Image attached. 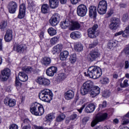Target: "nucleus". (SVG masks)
I'll return each instance as SVG.
<instances>
[{
  "label": "nucleus",
  "instance_id": "1",
  "mask_svg": "<svg viewBox=\"0 0 129 129\" xmlns=\"http://www.w3.org/2000/svg\"><path fill=\"white\" fill-rule=\"evenodd\" d=\"M84 74L85 76L93 79H97L99 78L102 75V71L100 68L97 66H92L89 68L87 72H84Z\"/></svg>",
  "mask_w": 129,
  "mask_h": 129
},
{
  "label": "nucleus",
  "instance_id": "2",
  "mask_svg": "<svg viewBox=\"0 0 129 129\" xmlns=\"http://www.w3.org/2000/svg\"><path fill=\"white\" fill-rule=\"evenodd\" d=\"M39 98L40 100L49 103L53 99V93L51 90L45 89L39 94Z\"/></svg>",
  "mask_w": 129,
  "mask_h": 129
},
{
  "label": "nucleus",
  "instance_id": "3",
  "mask_svg": "<svg viewBox=\"0 0 129 129\" xmlns=\"http://www.w3.org/2000/svg\"><path fill=\"white\" fill-rule=\"evenodd\" d=\"M30 112L34 115H43L44 114L43 105L37 102L32 103L30 107Z\"/></svg>",
  "mask_w": 129,
  "mask_h": 129
},
{
  "label": "nucleus",
  "instance_id": "4",
  "mask_svg": "<svg viewBox=\"0 0 129 129\" xmlns=\"http://www.w3.org/2000/svg\"><path fill=\"white\" fill-rule=\"evenodd\" d=\"M93 87V82L91 81H86L81 88V94H82V95H86Z\"/></svg>",
  "mask_w": 129,
  "mask_h": 129
},
{
  "label": "nucleus",
  "instance_id": "5",
  "mask_svg": "<svg viewBox=\"0 0 129 129\" xmlns=\"http://www.w3.org/2000/svg\"><path fill=\"white\" fill-rule=\"evenodd\" d=\"M108 114L107 113H103L100 114H98L96 116L95 119L93 120L91 123V125L92 127L95 126L98 122H101V121H104L105 119L107 118Z\"/></svg>",
  "mask_w": 129,
  "mask_h": 129
},
{
  "label": "nucleus",
  "instance_id": "6",
  "mask_svg": "<svg viewBox=\"0 0 129 129\" xmlns=\"http://www.w3.org/2000/svg\"><path fill=\"white\" fill-rule=\"evenodd\" d=\"M100 55L101 54L99 50L97 49H93L90 51L87 56V58L90 62H93V61H95V60L98 59V58H99L100 57Z\"/></svg>",
  "mask_w": 129,
  "mask_h": 129
},
{
  "label": "nucleus",
  "instance_id": "7",
  "mask_svg": "<svg viewBox=\"0 0 129 129\" xmlns=\"http://www.w3.org/2000/svg\"><path fill=\"white\" fill-rule=\"evenodd\" d=\"M97 11L100 15H104L107 11V2L105 0L101 1L98 5Z\"/></svg>",
  "mask_w": 129,
  "mask_h": 129
},
{
  "label": "nucleus",
  "instance_id": "8",
  "mask_svg": "<svg viewBox=\"0 0 129 129\" xmlns=\"http://www.w3.org/2000/svg\"><path fill=\"white\" fill-rule=\"evenodd\" d=\"M88 11L86 5L81 4L77 8V14L79 17H85Z\"/></svg>",
  "mask_w": 129,
  "mask_h": 129
},
{
  "label": "nucleus",
  "instance_id": "9",
  "mask_svg": "<svg viewBox=\"0 0 129 129\" xmlns=\"http://www.w3.org/2000/svg\"><path fill=\"white\" fill-rule=\"evenodd\" d=\"M98 29V25L94 24L93 27L88 30V36L91 39H94L96 37V33Z\"/></svg>",
  "mask_w": 129,
  "mask_h": 129
},
{
  "label": "nucleus",
  "instance_id": "10",
  "mask_svg": "<svg viewBox=\"0 0 129 129\" xmlns=\"http://www.w3.org/2000/svg\"><path fill=\"white\" fill-rule=\"evenodd\" d=\"M60 22V15L57 13L54 14L49 20V23L52 27L57 26Z\"/></svg>",
  "mask_w": 129,
  "mask_h": 129
},
{
  "label": "nucleus",
  "instance_id": "11",
  "mask_svg": "<svg viewBox=\"0 0 129 129\" xmlns=\"http://www.w3.org/2000/svg\"><path fill=\"white\" fill-rule=\"evenodd\" d=\"M111 21L112 22L109 25V28L111 29V30L114 31V30H116V29L119 27L120 19L113 17L111 19Z\"/></svg>",
  "mask_w": 129,
  "mask_h": 129
},
{
  "label": "nucleus",
  "instance_id": "12",
  "mask_svg": "<svg viewBox=\"0 0 129 129\" xmlns=\"http://www.w3.org/2000/svg\"><path fill=\"white\" fill-rule=\"evenodd\" d=\"M11 75V70L7 68L1 72V75L0 76V79L1 81H7L9 79V77Z\"/></svg>",
  "mask_w": 129,
  "mask_h": 129
},
{
  "label": "nucleus",
  "instance_id": "13",
  "mask_svg": "<svg viewBox=\"0 0 129 129\" xmlns=\"http://www.w3.org/2000/svg\"><path fill=\"white\" fill-rule=\"evenodd\" d=\"M7 9L10 14H15L18 9V4L16 2L11 1L8 4Z\"/></svg>",
  "mask_w": 129,
  "mask_h": 129
},
{
  "label": "nucleus",
  "instance_id": "14",
  "mask_svg": "<svg viewBox=\"0 0 129 129\" xmlns=\"http://www.w3.org/2000/svg\"><path fill=\"white\" fill-rule=\"evenodd\" d=\"M13 50L14 51H16L17 53L21 54L22 53H24V51L27 50V46L25 44L14 45L13 47Z\"/></svg>",
  "mask_w": 129,
  "mask_h": 129
},
{
  "label": "nucleus",
  "instance_id": "15",
  "mask_svg": "<svg viewBox=\"0 0 129 129\" xmlns=\"http://www.w3.org/2000/svg\"><path fill=\"white\" fill-rule=\"evenodd\" d=\"M26 15V4H22L19 7V12L18 16V19H23Z\"/></svg>",
  "mask_w": 129,
  "mask_h": 129
},
{
  "label": "nucleus",
  "instance_id": "16",
  "mask_svg": "<svg viewBox=\"0 0 129 129\" xmlns=\"http://www.w3.org/2000/svg\"><path fill=\"white\" fill-rule=\"evenodd\" d=\"M36 82L38 84H40V85H42L43 86H49V85L51 83L50 80L41 77L38 78Z\"/></svg>",
  "mask_w": 129,
  "mask_h": 129
},
{
  "label": "nucleus",
  "instance_id": "17",
  "mask_svg": "<svg viewBox=\"0 0 129 129\" xmlns=\"http://www.w3.org/2000/svg\"><path fill=\"white\" fill-rule=\"evenodd\" d=\"M57 67L52 66V67L48 68L46 70V75H47V76H50V77H52L54 76V74H55V73H57Z\"/></svg>",
  "mask_w": 129,
  "mask_h": 129
},
{
  "label": "nucleus",
  "instance_id": "18",
  "mask_svg": "<svg viewBox=\"0 0 129 129\" xmlns=\"http://www.w3.org/2000/svg\"><path fill=\"white\" fill-rule=\"evenodd\" d=\"M4 103L6 105H9L10 107H14L16 105V100L6 97L4 99Z\"/></svg>",
  "mask_w": 129,
  "mask_h": 129
},
{
  "label": "nucleus",
  "instance_id": "19",
  "mask_svg": "<svg viewBox=\"0 0 129 129\" xmlns=\"http://www.w3.org/2000/svg\"><path fill=\"white\" fill-rule=\"evenodd\" d=\"M97 15V8L94 6H91L89 8V16L96 18Z\"/></svg>",
  "mask_w": 129,
  "mask_h": 129
},
{
  "label": "nucleus",
  "instance_id": "20",
  "mask_svg": "<svg viewBox=\"0 0 129 129\" xmlns=\"http://www.w3.org/2000/svg\"><path fill=\"white\" fill-rule=\"evenodd\" d=\"M100 93V88L98 86L94 87L90 90V94L92 97H95Z\"/></svg>",
  "mask_w": 129,
  "mask_h": 129
},
{
  "label": "nucleus",
  "instance_id": "21",
  "mask_svg": "<svg viewBox=\"0 0 129 129\" xmlns=\"http://www.w3.org/2000/svg\"><path fill=\"white\" fill-rule=\"evenodd\" d=\"M71 25V21L68 19H66L65 21H62L60 23V26L63 30H65V29H68V28H70Z\"/></svg>",
  "mask_w": 129,
  "mask_h": 129
},
{
  "label": "nucleus",
  "instance_id": "22",
  "mask_svg": "<svg viewBox=\"0 0 129 129\" xmlns=\"http://www.w3.org/2000/svg\"><path fill=\"white\" fill-rule=\"evenodd\" d=\"M80 24L77 21H71V25L69 27V30L71 31H75V30H79L80 29Z\"/></svg>",
  "mask_w": 129,
  "mask_h": 129
},
{
  "label": "nucleus",
  "instance_id": "23",
  "mask_svg": "<svg viewBox=\"0 0 129 129\" xmlns=\"http://www.w3.org/2000/svg\"><path fill=\"white\" fill-rule=\"evenodd\" d=\"M6 42H11L13 40V31L10 29L6 31L4 37Z\"/></svg>",
  "mask_w": 129,
  "mask_h": 129
},
{
  "label": "nucleus",
  "instance_id": "24",
  "mask_svg": "<svg viewBox=\"0 0 129 129\" xmlns=\"http://www.w3.org/2000/svg\"><path fill=\"white\" fill-rule=\"evenodd\" d=\"M18 78L20 81L22 82H26L28 81V75L26 74L24 72H20L18 74Z\"/></svg>",
  "mask_w": 129,
  "mask_h": 129
},
{
  "label": "nucleus",
  "instance_id": "25",
  "mask_svg": "<svg viewBox=\"0 0 129 129\" xmlns=\"http://www.w3.org/2000/svg\"><path fill=\"white\" fill-rule=\"evenodd\" d=\"M74 97V92L71 90L67 91L64 93V98L67 100H70V99H72Z\"/></svg>",
  "mask_w": 129,
  "mask_h": 129
},
{
  "label": "nucleus",
  "instance_id": "26",
  "mask_svg": "<svg viewBox=\"0 0 129 129\" xmlns=\"http://www.w3.org/2000/svg\"><path fill=\"white\" fill-rule=\"evenodd\" d=\"M94 110H95V106L93 103L88 105L85 108V111L87 113H91V112H93Z\"/></svg>",
  "mask_w": 129,
  "mask_h": 129
},
{
  "label": "nucleus",
  "instance_id": "27",
  "mask_svg": "<svg viewBox=\"0 0 129 129\" xmlns=\"http://www.w3.org/2000/svg\"><path fill=\"white\" fill-rule=\"evenodd\" d=\"M51 58L45 56L42 58L41 63L44 66H49L51 64Z\"/></svg>",
  "mask_w": 129,
  "mask_h": 129
},
{
  "label": "nucleus",
  "instance_id": "28",
  "mask_svg": "<svg viewBox=\"0 0 129 129\" xmlns=\"http://www.w3.org/2000/svg\"><path fill=\"white\" fill-rule=\"evenodd\" d=\"M49 4L51 9H56L59 5L58 0H49Z\"/></svg>",
  "mask_w": 129,
  "mask_h": 129
},
{
  "label": "nucleus",
  "instance_id": "29",
  "mask_svg": "<svg viewBox=\"0 0 129 129\" xmlns=\"http://www.w3.org/2000/svg\"><path fill=\"white\" fill-rule=\"evenodd\" d=\"M62 49H63V45L61 44H58L54 46L52 52L53 54H55V53L61 52V51H62Z\"/></svg>",
  "mask_w": 129,
  "mask_h": 129
},
{
  "label": "nucleus",
  "instance_id": "30",
  "mask_svg": "<svg viewBox=\"0 0 129 129\" xmlns=\"http://www.w3.org/2000/svg\"><path fill=\"white\" fill-rule=\"evenodd\" d=\"M118 42L116 40H110L108 43V48L109 49H112L113 48H115L117 46Z\"/></svg>",
  "mask_w": 129,
  "mask_h": 129
},
{
  "label": "nucleus",
  "instance_id": "31",
  "mask_svg": "<svg viewBox=\"0 0 129 129\" xmlns=\"http://www.w3.org/2000/svg\"><path fill=\"white\" fill-rule=\"evenodd\" d=\"M68 56H69V52L66 50L63 51L60 54V59L61 61H64L67 59Z\"/></svg>",
  "mask_w": 129,
  "mask_h": 129
},
{
  "label": "nucleus",
  "instance_id": "32",
  "mask_svg": "<svg viewBox=\"0 0 129 129\" xmlns=\"http://www.w3.org/2000/svg\"><path fill=\"white\" fill-rule=\"evenodd\" d=\"M74 49L77 52H81L83 50V46L81 43L78 42L75 44Z\"/></svg>",
  "mask_w": 129,
  "mask_h": 129
},
{
  "label": "nucleus",
  "instance_id": "33",
  "mask_svg": "<svg viewBox=\"0 0 129 129\" xmlns=\"http://www.w3.org/2000/svg\"><path fill=\"white\" fill-rule=\"evenodd\" d=\"M70 37L72 39H76V38H81V33L78 31L73 32L70 34Z\"/></svg>",
  "mask_w": 129,
  "mask_h": 129
},
{
  "label": "nucleus",
  "instance_id": "34",
  "mask_svg": "<svg viewBox=\"0 0 129 129\" xmlns=\"http://www.w3.org/2000/svg\"><path fill=\"white\" fill-rule=\"evenodd\" d=\"M41 13L42 14H48L49 13V5L44 4L41 7Z\"/></svg>",
  "mask_w": 129,
  "mask_h": 129
},
{
  "label": "nucleus",
  "instance_id": "35",
  "mask_svg": "<svg viewBox=\"0 0 129 129\" xmlns=\"http://www.w3.org/2000/svg\"><path fill=\"white\" fill-rule=\"evenodd\" d=\"M66 117V115L64 114L63 113H61L58 115V116L56 117V121L60 122V121H63L65 119V118Z\"/></svg>",
  "mask_w": 129,
  "mask_h": 129
},
{
  "label": "nucleus",
  "instance_id": "36",
  "mask_svg": "<svg viewBox=\"0 0 129 129\" xmlns=\"http://www.w3.org/2000/svg\"><path fill=\"white\" fill-rule=\"evenodd\" d=\"M48 33L50 35V36H54L57 34V31L55 29L53 28L52 27L49 28L48 29Z\"/></svg>",
  "mask_w": 129,
  "mask_h": 129
},
{
  "label": "nucleus",
  "instance_id": "37",
  "mask_svg": "<svg viewBox=\"0 0 129 129\" xmlns=\"http://www.w3.org/2000/svg\"><path fill=\"white\" fill-rule=\"evenodd\" d=\"M22 70H23L24 72H26V73H31L33 69H32L31 67H23L22 68Z\"/></svg>",
  "mask_w": 129,
  "mask_h": 129
},
{
  "label": "nucleus",
  "instance_id": "38",
  "mask_svg": "<svg viewBox=\"0 0 129 129\" xmlns=\"http://www.w3.org/2000/svg\"><path fill=\"white\" fill-rule=\"evenodd\" d=\"M8 26V22L6 21H3L1 23V25H0V29L2 31H5V29L7 28Z\"/></svg>",
  "mask_w": 129,
  "mask_h": 129
},
{
  "label": "nucleus",
  "instance_id": "39",
  "mask_svg": "<svg viewBox=\"0 0 129 129\" xmlns=\"http://www.w3.org/2000/svg\"><path fill=\"white\" fill-rule=\"evenodd\" d=\"M129 36V26H127L124 31H123L122 37L127 38Z\"/></svg>",
  "mask_w": 129,
  "mask_h": 129
},
{
  "label": "nucleus",
  "instance_id": "40",
  "mask_svg": "<svg viewBox=\"0 0 129 129\" xmlns=\"http://www.w3.org/2000/svg\"><path fill=\"white\" fill-rule=\"evenodd\" d=\"M70 62L72 64H74L76 62V54H71L70 57Z\"/></svg>",
  "mask_w": 129,
  "mask_h": 129
},
{
  "label": "nucleus",
  "instance_id": "41",
  "mask_svg": "<svg viewBox=\"0 0 129 129\" xmlns=\"http://www.w3.org/2000/svg\"><path fill=\"white\" fill-rule=\"evenodd\" d=\"M65 78H66V75L65 74H59L57 79V81H58L59 82H61V81H63V80L65 79Z\"/></svg>",
  "mask_w": 129,
  "mask_h": 129
},
{
  "label": "nucleus",
  "instance_id": "42",
  "mask_svg": "<svg viewBox=\"0 0 129 129\" xmlns=\"http://www.w3.org/2000/svg\"><path fill=\"white\" fill-rule=\"evenodd\" d=\"M28 8L30 10H33L34 7H36V5L34 3V1L32 0H28Z\"/></svg>",
  "mask_w": 129,
  "mask_h": 129
},
{
  "label": "nucleus",
  "instance_id": "43",
  "mask_svg": "<svg viewBox=\"0 0 129 129\" xmlns=\"http://www.w3.org/2000/svg\"><path fill=\"white\" fill-rule=\"evenodd\" d=\"M58 41H59V37H54L50 40V44L52 45H55V44H56V43H58Z\"/></svg>",
  "mask_w": 129,
  "mask_h": 129
},
{
  "label": "nucleus",
  "instance_id": "44",
  "mask_svg": "<svg viewBox=\"0 0 129 129\" xmlns=\"http://www.w3.org/2000/svg\"><path fill=\"white\" fill-rule=\"evenodd\" d=\"M102 96L105 98H107L110 96V92L108 90H104L102 92Z\"/></svg>",
  "mask_w": 129,
  "mask_h": 129
},
{
  "label": "nucleus",
  "instance_id": "45",
  "mask_svg": "<svg viewBox=\"0 0 129 129\" xmlns=\"http://www.w3.org/2000/svg\"><path fill=\"white\" fill-rule=\"evenodd\" d=\"M127 117L126 116V115H125L122 118V124H127V123H129V119L126 118Z\"/></svg>",
  "mask_w": 129,
  "mask_h": 129
},
{
  "label": "nucleus",
  "instance_id": "46",
  "mask_svg": "<svg viewBox=\"0 0 129 129\" xmlns=\"http://www.w3.org/2000/svg\"><path fill=\"white\" fill-rule=\"evenodd\" d=\"M127 82H128V80H125L123 81V83L120 84V87H122V88H124V87H127V86H128V83H127Z\"/></svg>",
  "mask_w": 129,
  "mask_h": 129
},
{
  "label": "nucleus",
  "instance_id": "47",
  "mask_svg": "<svg viewBox=\"0 0 129 129\" xmlns=\"http://www.w3.org/2000/svg\"><path fill=\"white\" fill-rule=\"evenodd\" d=\"M30 123H31V121L29 119H25L24 120L23 122L22 123V125H24V126H28L30 125Z\"/></svg>",
  "mask_w": 129,
  "mask_h": 129
},
{
  "label": "nucleus",
  "instance_id": "48",
  "mask_svg": "<svg viewBox=\"0 0 129 129\" xmlns=\"http://www.w3.org/2000/svg\"><path fill=\"white\" fill-rule=\"evenodd\" d=\"M15 86H16L17 88H20L22 86V84L18 79V77L16 78Z\"/></svg>",
  "mask_w": 129,
  "mask_h": 129
},
{
  "label": "nucleus",
  "instance_id": "49",
  "mask_svg": "<svg viewBox=\"0 0 129 129\" xmlns=\"http://www.w3.org/2000/svg\"><path fill=\"white\" fill-rule=\"evenodd\" d=\"M123 51L126 55H129V44L125 45V47L123 48Z\"/></svg>",
  "mask_w": 129,
  "mask_h": 129
},
{
  "label": "nucleus",
  "instance_id": "50",
  "mask_svg": "<svg viewBox=\"0 0 129 129\" xmlns=\"http://www.w3.org/2000/svg\"><path fill=\"white\" fill-rule=\"evenodd\" d=\"M129 20L128 15L127 13L124 14L123 15V17L122 20L123 22H127Z\"/></svg>",
  "mask_w": 129,
  "mask_h": 129
},
{
  "label": "nucleus",
  "instance_id": "51",
  "mask_svg": "<svg viewBox=\"0 0 129 129\" xmlns=\"http://www.w3.org/2000/svg\"><path fill=\"white\" fill-rule=\"evenodd\" d=\"M112 15H113V10H110L107 12V13L106 15V18H110V17H111V16H112Z\"/></svg>",
  "mask_w": 129,
  "mask_h": 129
},
{
  "label": "nucleus",
  "instance_id": "52",
  "mask_svg": "<svg viewBox=\"0 0 129 129\" xmlns=\"http://www.w3.org/2000/svg\"><path fill=\"white\" fill-rule=\"evenodd\" d=\"M53 117L54 116L53 115V114H49L46 116V118L47 120H48V121H50L51 119H53Z\"/></svg>",
  "mask_w": 129,
  "mask_h": 129
},
{
  "label": "nucleus",
  "instance_id": "53",
  "mask_svg": "<svg viewBox=\"0 0 129 129\" xmlns=\"http://www.w3.org/2000/svg\"><path fill=\"white\" fill-rule=\"evenodd\" d=\"M106 104H107L106 101H103L102 104H100L99 105V109H101V108L106 107Z\"/></svg>",
  "mask_w": 129,
  "mask_h": 129
},
{
  "label": "nucleus",
  "instance_id": "54",
  "mask_svg": "<svg viewBox=\"0 0 129 129\" xmlns=\"http://www.w3.org/2000/svg\"><path fill=\"white\" fill-rule=\"evenodd\" d=\"M19 126L16 124H12L10 125L9 129H18Z\"/></svg>",
  "mask_w": 129,
  "mask_h": 129
},
{
  "label": "nucleus",
  "instance_id": "55",
  "mask_svg": "<svg viewBox=\"0 0 129 129\" xmlns=\"http://www.w3.org/2000/svg\"><path fill=\"white\" fill-rule=\"evenodd\" d=\"M109 82V79L107 78H104L103 79V82L102 83L103 84H107Z\"/></svg>",
  "mask_w": 129,
  "mask_h": 129
},
{
  "label": "nucleus",
  "instance_id": "56",
  "mask_svg": "<svg viewBox=\"0 0 129 129\" xmlns=\"http://www.w3.org/2000/svg\"><path fill=\"white\" fill-rule=\"evenodd\" d=\"M76 118H77V114H73L70 116V119L71 120H74V119H76Z\"/></svg>",
  "mask_w": 129,
  "mask_h": 129
},
{
  "label": "nucleus",
  "instance_id": "57",
  "mask_svg": "<svg viewBox=\"0 0 129 129\" xmlns=\"http://www.w3.org/2000/svg\"><path fill=\"white\" fill-rule=\"evenodd\" d=\"M80 1L81 0H70V2L72 5H77Z\"/></svg>",
  "mask_w": 129,
  "mask_h": 129
},
{
  "label": "nucleus",
  "instance_id": "58",
  "mask_svg": "<svg viewBox=\"0 0 129 129\" xmlns=\"http://www.w3.org/2000/svg\"><path fill=\"white\" fill-rule=\"evenodd\" d=\"M34 127L35 129H51V128H45V127H43V126H37L36 125H34Z\"/></svg>",
  "mask_w": 129,
  "mask_h": 129
},
{
  "label": "nucleus",
  "instance_id": "59",
  "mask_svg": "<svg viewBox=\"0 0 129 129\" xmlns=\"http://www.w3.org/2000/svg\"><path fill=\"white\" fill-rule=\"evenodd\" d=\"M84 108H85V104L82 105V107L78 109V111H79V113H81L82 112V110H83Z\"/></svg>",
  "mask_w": 129,
  "mask_h": 129
},
{
  "label": "nucleus",
  "instance_id": "60",
  "mask_svg": "<svg viewBox=\"0 0 129 129\" xmlns=\"http://www.w3.org/2000/svg\"><path fill=\"white\" fill-rule=\"evenodd\" d=\"M128 67H129L128 61L126 60L125 61V67H124V68H125V69H128Z\"/></svg>",
  "mask_w": 129,
  "mask_h": 129
},
{
  "label": "nucleus",
  "instance_id": "61",
  "mask_svg": "<svg viewBox=\"0 0 129 129\" xmlns=\"http://www.w3.org/2000/svg\"><path fill=\"white\" fill-rule=\"evenodd\" d=\"M122 34H123V31H119L118 32H117L115 34V36H120V35H121Z\"/></svg>",
  "mask_w": 129,
  "mask_h": 129
},
{
  "label": "nucleus",
  "instance_id": "62",
  "mask_svg": "<svg viewBox=\"0 0 129 129\" xmlns=\"http://www.w3.org/2000/svg\"><path fill=\"white\" fill-rule=\"evenodd\" d=\"M93 43L95 46H97V45H98V40H94V41H93V43Z\"/></svg>",
  "mask_w": 129,
  "mask_h": 129
},
{
  "label": "nucleus",
  "instance_id": "63",
  "mask_svg": "<svg viewBox=\"0 0 129 129\" xmlns=\"http://www.w3.org/2000/svg\"><path fill=\"white\" fill-rule=\"evenodd\" d=\"M113 78H114L115 79H117L118 77V75H117V74L114 73L113 74Z\"/></svg>",
  "mask_w": 129,
  "mask_h": 129
},
{
  "label": "nucleus",
  "instance_id": "64",
  "mask_svg": "<svg viewBox=\"0 0 129 129\" xmlns=\"http://www.w3.org/2000/svg\"><path fill=\"white\" fill-rule=\"evenodd\" d=\"M39 37L40 38V39H43L44 38V32H40Z\"/></svg>",
  "mask_w": 129,
  "mask_h": 129
}]
</instances>
